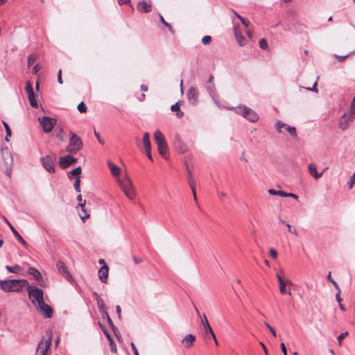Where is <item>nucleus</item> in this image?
Wrapping results in <instances>:
<instances>
[{"mask_svg": "<svg viewBox=\"0 0 355 355\" xmlns=\"http://www.w3.org/2000/svg\"><path fill=\"white\" fill-rule=\"evenodd\" d=\"M308 171L309 174L315 180H318L320 178L322 177L323 174V171L322 172H318L316 168V165L315 163H311L308 166Z\"/></svg>", "mask_w": 355, "mask_h": 355, "instance_id": "19", "label": "nucleus"}, {"mask_svg": "<svg viewBox=\"0 0 355 355\" xmlns=\"http://www.w3.org/2000/svg\"><path fill=\"white\" fill-rule=\"evenodd\" d=\"M171 111H173V112L179 111L180 110L179 103L178 102V103H175V104L172 105L171 107Z\"/></svg>", "mask_w": 355, "mask_h": 355, "instance_id": "50", "label": "nucleus"}, {"mask_svg": "<svg viewBox=\"0 0 355 355\" xmlns=\"http://www.w3.org/2000/svg\"><path fill=\"white\" fill-rule=\"evenodd\" d=\"M35 60V56L34 55H33V54L30 55L28 57V60H27L28 66L30 67L32 64H33Z\"/></svg>", "mask_w": 355, "mask_h": 355, "instance_id": "44", "label": "nucleus"}, {"mask_svg": "<svg viewBox=\"0 0 355 355\" xmlns=\"http://www.w3.org/2000/svg\"><path fill=\"white\" fill-rule=\"evenodd\" d=\"M116 313L118 314L119 318H121V309L120 306L117 305L116 306Z\"/></svg>", "mask_w": 355, "mask_h": 355, "instance_id": "63", "label": "nucleus"}, {"mask_svg": "<svg viewBox=\"0 0 355 355\" xmlns=\"http://www.w3.org/2000/svg\"><path fill=\"white\" fill-rule=\"evenodd\" d=\"M106 316V318H107V323L108 324L110 325V327L113 329V331H115V329H116V327L114 326L112 320H111L109 314H107L105 315Z\"/></svg>", "mask_w": 355, "mask_h": 355, "instance_id": "45", "label": "nucleus"}, {"mask_svg": "<svg viewBox=\"0 0 355 355\" xmlns=\"http://www.w3.org/2000/svg\"><path fill=\"white\" fill-rule=\"evenodd\" d=\"M143 143L145 150H151V144L150 140V135L148 132H145L143 137Z\"/></svg>", "mask_w": 355, "mask_h": 355, "instance_id": "25", "label": "nucleus"}, {"mask_svg": "<svg viewBox=\"0 0 355 355\" xmlns=\"http://www.w3.org/2000/svg\"><path fill=\"white\" fill-rule=\"evenodd\" d=\"M234 32L236 39L241 46H243L246 44L245 37L241 34L239 25L234 26Z\"/></svg>", "mask_w": 355, "mask_h": 355, "instance_id": "18", "label": "nucleus"}, {"mask_svg": "<svg viewBox=\"0 0 355 355\" xmlns=\"http://www.w3.org/2000/svg\"><path fill=\"white\" fill-rule=\"evenodd\" d=\"M270 254L273 259H276L278 255L277 252L273 248L270 249Z\"/></svg>", "mask_w": 355, "mask_h": 355, "instance_id": "51", "label": "nucleus"}, {"mask_svg": "<svg viewBox=\"0 0 355 355\" xmlns=\"http://www.w3.org/2000/svg\"><path fill=\"white\" fill-rule=\"evenodd\" d=\"M83 148L81 139L74 133L71 132L69 144L66 148L67 152L69 153H76Z\"/></svg>", "mask_w": 355, "mask_h": 355, "instance_id": "6", "label": "nucleus"}, {"mask_svg": "<svg viewBox=\"0 0 355 355\" xmlns=\"http://www.w3.org/2000/svg\"><path fill=\"white\" fill-rule=\"evenodd\" d=\"M58 82L60 84H62V70L60 69L58 73Z\"/></svg>", "mask_w": 355, "mask_h": 355, "instance_id": "56", "label": "nucleus"}, {"mask_svg": "<svg viewBox=\"0 0 355 355\" xmlns=\"http://www.w3.org/2000/svg\"><path fill=\"white\" fill-rule=\"evenodd\" d=\"M207 89L211 96H213L215 93V87L214 85H207Z\"/></svg>", "mask_w": 355, "mask_h": 355, "instance_id": "47", "label": "nucleus"}, {"mask_svg": "<svg viewBox=\"0 0 355 355\" xmlns=\"http://www.w3.org/2000/svg\"><path fill=\"white\" fill-rule=\"evenodd\" d=\"M63 128H58L57 127L56 128V137L63 141L64 140V135H63Z\"/></svg>", "mask_w": 355, "mask_h": 355, "instance_id": "35", "label": "nucleus"}, {"mask_svg": "<svg viewBox=\"0 0 355 355\" xmlns=\"http://www.w3.org/2000/svg\"><path fill=\"white\" fill-rule=\"evenodd\" d=\"M56 267L60 274L64 276L68 281H72L73 277L67 269L66 264L62 261H58Z\"/></svg>", "mask_w": 355, "mask_h": 355, "instance_id": "13", "label": "nucleus"}, {"mask_svg": "<svg viewBox=\"0 0 355 355\" xmlns=\"http://www.w3.org/2000/svg\"><path fill=\"white\" fill-rule=\"evenodd\" d=\"M92 295L95 297L97 304H98V302H101V300H102L96 292H94Z\"/></svg>", "mask_w": 355, "mask_h": 355, "instance_id": "59", "label": "nucleus"}, {"mask_svg": "<svg viewBox=\"0 0 355 355\" xmlns=\"http://www.w3.org/2000/svg\"><path fill=\"white\" fill-rule=\"evenodd\" d=\"M279 291L282 294H288L289 295H291V291H287L286 288V283H285L284 282H280L279 284Z\"/></svg>", "mask_w": 355, "mask_h": 355, "instance_id": "32", "label": "nucleus"}, {"mask_svg": "<svg viewBox=\"0 0 355 355\" xmlns=\"http://www.w3.org/2000/svg\"><path fill=\"white\" fill-rule=\"evenodd\" d=\"M240 20L245 27H248L249 26L250 22L248 20L245 19L243 17H240Z\"/></svg>", "mask_w": 355, "mask_h": 355, "instance_id": "58", "label": "nucleus"}, {"mask_svg": "<svg viewBox=\"0 0 355 355\" xmlns=\"http://www.w3.org/2000/svg\"><path fill=\"white\" fill-rule=\"evenodd\" d=\"M80 177H77L76 178L75 182L73 184V187H74V189H75L76 192H80Z\"/></svg>", "mask_w": 355, "mask_h": 355, "instance_id": "37", "label": "nucleus"}, {"mask_svg": "<svg viewBox=\"0 0 355 355\" xmlns=\"http://www.w3.org/2000/svg\"><path fill=\"white\" fill-rule=\"evenodd\" d=\"M282 128L286 130L291 137H293L294 138L297 137V135L296 130H295V127L290 126L288 124L283 123L281 121H277L275 123V129L277 130V131L279 133L281 134V133H282Z\"/></svg>", "mask_w": 355, "mask_h": 355, "instance_id": "9", "label": "nucleus"}, {"mask_svg": "<svg viewBox=\"0 0 355 355\" xmlns=\"http://www.w3.org/2000/svg\"><path fill=\"white\" fill-rule=\"evenodd\" d=\"M77 159L74 158L71 155H67L65 156L60 157L59 164L62 168H67L70 165L76 162Z\"/></svg>", "mask_w": 355, "mask_h": 355, "instance_id": "14", "label": "nucleus"}, {"mask_svg": "<svg viewBox=\"0 0 355 355\" xmlns=\"http://www.w3.org/2000/svg\"><path fill=\"white\" fill-rule=\"evenodd\" d=\"M6 269L10 272L17 273L21 270V267L19 265L6 266Z\"/></svg>", "mask_w": 355, "mask_h": 355, "instance_id": "33", "label": "nucleus"}, {"mask_svg": "<svg viewBox=\"0 0 355 355\" xmlns=\"http://www.w3.org/2000/svg\"><path fill=\"white\" fill-rule=\"evenodd\" d=\"M174 144L176 148H180V153H184L185 151V148L182 146V139L181 137L179 135H175V139H174Z\"/></svg>", "mask_w": 355, "mask_h": 355, "instance_id": "26", "label": "nucleus"}, {"mask_svg": "<svg viewBox=\"0 0 355 355\" xmlns=\"http://www.w3.org/2000/svg\"><path fill=\"white\" fill-rule=\"evenodd\" d=\"M103 332H104L105 335L106 336L107 338L109 340L110 345H112V343H114V340L112 339L110 334L107 330H104Z\"/></svg>", "mask_w": 355, "mask_h": 355, "instance_id": "49", "label": "nucleus"}, {"mask_svg": "<svg viewBox=\"0 0 355 355\" xmlns=\"http://www.w3.org/2000/svg\"><path fill=\"white\" fill-rule=\"evenodd\" d=\"M36 309L41 313L44 318H51L53 316V309L49 304H46L44 301L36 306Z\"/></svg>", "mask_w": 355, "mask_h": 355, "instance_id": "12", "label": "nucleus"}, {"mask_svg": "<svg viewBox=\"0 0 355 355\" xmlns=\"http://www.w3.org/2000/svg\"><path fill=\"white\" fill-rule=\"evenodd\" d=\"M354 52L351 53H349V54H347L345 55H343V56H340V55H335L336 58L338 59V60L340 62H343L348 56H349L351 54H352Z\"/></svg>", "mask_w": 355, "mask_h": 355, "instance_id": "48", "label": "nucleus"}, {"mask_svg": "<svg viewBox=\"0 0 355 355\" xmlns=\"http://www.w3.org/2000/svg\"><path fill=\"white\" fill-rule=\"evenodd\" d=\"M159 19H160L161 22H162V23L165 26H166V27L168 28V30L170 31V32H171V33H173V34L175 31H174V30H173V28L172 26H171L170 24H168V22H166V21H165V19H164V17H162V15H159Z\"/></svg>", "mask_w": 355, "mask_h": 355, "instance_id": "36", "label": "nucleus"}, {"mask_svg": "<svg viewBox=\"0 0 355 355\" xmlns=\"http://www.w3.org/2000/svg\"><path fill=\"white\" fill-rule=\"evenodd\" d=\"M348 335V331H345L343 333H341L338 337L337 340L338 342V345H341L342 340Z\"/></svg>", "mask_w": 355, "mask_h": 355, "instance_id": "38", "label": "nucleus"}, {"mask_svg": "<svg viewBox=\"0 0 355 355\" xmlns=\"http://www.w3.org/2000/svg\"><path fill=\"white\" fill-rule=\"evenodd\" d=\"M188 182H189V184L192 190V193H193V198H194V200L196 201L197 200V196H196V190H195V185H194V181L192 178V176L191 175V173H189V180H188Z\"/></svg>", "mask_w": 355, "mask_h": 355, "instance_id": "28", "label": "nucleus"}, {"mask_svg": "<svg viewBox=\"0 0 355 355\" xmlns=\"http://www.w3.org/2000/svg\"><path fill=\"white\" fill-rule=\"evenodd\" d=\"M98 304V310H99L100 313H102V315H105L108 314V313L107 311L106 306L105 305L103 300H101V302H98V304Z\"/></svg>", "mask_w": 355, "mask_h": 355, "instance_id": "29", "label": "nucleus"}, {"mask_svg": "<svg viewBox=\"0 0 355 355\" xmlns=\"http://www.w3.org/2000/svg\"><path fill=\"white\" fill-rule=\"evenodd\" d=\"M1 154L3 158L8 157L10 160V163L12 162V157L10 154V152L8 150L7 147L1 148Z\"/></svg>", "mask_w": 355, "mask_h": 355, "instance_id": "30", "label": "nucleus"}, {"mask_svg": "<svg viewBox=\"0 0 355 355\" xmlns=\"http://www.w3.org/2000/svg\"><path fill=\"white\" fill-rule=\"evenodd\" d=\"M108 274V266L107 264L103 265V266L98 270V278L101 281V282L107 283Z\"/></svg>", "mask_w": 355, "mask_h": 355, "instance_id": "17", "label": "nucleus"}, {"mask_svg": "<svg viewBox=\"0 0 355 355\" xmlns=\"http://www.w3.org/2000/svg\"><path fill=\"white\" fill-rule=\"evenodd\" d=\"M151 4L142 1H139L137 4V10L141 12H149L151 10Z\"/></svg>", "mask_w": 355, "mask_h": 355, "instance_id": "22", "label": "nucleus"}, {"mask_svg": "<svg viewBox=\"0 0 355 355\" xmlns=\"http://www.w3.org/2000/svg\"><path fill=\"white\" fill-rule=\"evenodd\" d=\"M38 121L42 130L46 133L51 132L57 123V120L49 116L39 117Z\"/></svg>", "mask_w": 355, "mask_h": 355, "instance_id": "7", "label": "nucleus"}, {"mask_svg": "<svg viewBox=\"0 0 355 355\" xmlns=\"http://www.w3.org/2000/svg\"><path fill=\"white\" fill-rule=\"evenodd\" d=\"M77 108L81 113L85 112L87 111V106L83 102L79 103Z\"/></svg>", "mask_w": 355, "mask_h": 355, "instance_id": "40", "label": "nucleus"}, {"mask_svg": "<svg viewBox=\"0 0 355 355\" xmlns=\"http://www.w3.org/2000/svg\"><path fill=\"white\" fill-rule=\"evenodd\" d=\"M26 287L28 297L35 306L44 302V292L42 289L29 285L28 284Z\"/></svg>", "mask_w": 355, "mask_h": 355, "instance_id": "3", "label": "nucleus"}, {"mask_svg": "<svg viewBox=\"0 0 355 355\" xmlns=\"http://www.w3.org/2000/svg\"><path fill=\"white\" fill-rule=\"evenodd\" d=\"M154 138L159 154L166 158L168 155V148L164 135L160 130H157L154 133Z\"/></svg>", "mask_w": 355, "mask_h": 355, "instance_id": "4", "label": "nucleus"}, {"mask_svg": "<svg viewBox=\"0 0 355 355\" xmlns=\"http://www.w3.org/2000/svg\"><path fill=\"white\" fill-rule=\"evenodd\" d=\"M268 193L272 196H279L285 198L286 192L283 191H277L272 189L268 190Z\"/></svg>", "mask_w": 355, "mask_h": 355, "instance_id": "34", "label": "nucleus"}, {"mask_svg": "<svg viewBox=\"0 0 355 355\" xmlns=\"http://www.w3.org/2000/svg\"><path fill=\"white\" fill-rule=\"evenodd\" d=\"M110 347H111V351L112 352H114V353L116 352V344L114 342V343L110 345Z\"/></svg>", "mask_w": 355, "mask_h": 355, "instance_id": "62", "label": "nucleus"}, {"mask_svg": "<svg viewBox=\"0 0 355 355\" xmlns=\"http://www.w3.org/2000/svg\"><path fill=\"white\" fill-rule=\"evenodd\" d=\"M133 261H134L135 264H138L139 263L142 261V259H138L136 257H133Z\"/></svg>", "mask_w": 355, "mask_h": 355, "instance_id": "64", "label": "nucleus"}, {"mask_svg": "<svg viewBox=\"0 0 355 355\" xmlns=\"http://www.w3.org/2000/svg\"><path fill=\"white\" fill-rule=\"evenodd\" d=\"M280 347L284 355H287V350L285 344L284 343H282L280 344Z\"/></svg>", "mask_w": 355, "mask_h": 355, "instance_id": "55", "label": "nucleus"}, {"mask_svg": "<svg viewBox=\"0 0 355 355\" xmlns=\"http://www.w3.org/2000/svg\"><path fill=\"white\" fill-rule=\"evenodd\" d=\"M264 325L269 329L274 337L277 336V333L274 328L271 327L267 322H263Z\"/></svg>", "mask_w": 355, "mask_h": 355, "instance_id": "41", "label": "nucleus"}, {"mask_svg": "<svg viewBox=\"0 0 355 355\" xmlns=\"http://www.w3.org/2000/svg\"><path fill=\"white\" fill-rule=\"evenodd\" d=\"M81 171L82 169L80 166L76 167V168L68 172L67 176L69 178H71V175H77L78 177H79V175L81 173Z\"/></svg>", "mask_w": 355, "mask_h": 355, "instance_id": "31", "label": "nucleus"}, {"mask_svg": "<svg viewBox=\"0 0 355 355\" xmlns=\"http://www.w3.org/2000/svg\"><path fill=\"white\" fill-rule=\"evenodd\" d=\"M211 42V37L209 35L204 36L202 39V43L204 45L209 44Z\"/></svg>", "mask_w": 355, "mask_h": 355, "instance_id": "43", "label": "nucleus"}, {"mask_svg": "<svg viewBox=\"0 0 355 355\" xmlns=\"http://www.w3.org/2000/svg\"><path fill=\"white\" fill-rule=\"evenodd\" d=\"M25 90L28 95L30 105L33 107H35V108L38 107V103L37 102L33 87L29 81H27L26 83Z\"/></svg>", "mask_w": 355, "mask_h": 355, "instance_id": "10", "label": "nucleus"}, {"mask_svg": "<svg viewBox=\"0 0 355 355\" xmlns=\"http://www.w3.org/2000/svg\"><path fill=\"white\" fill-rule=\"evenodd\" d=\"M28 286V281L22 279H6L0 280V288L6 292H16L19 293L22 289Z\"/></svg>", "mask_w": 355, "mask_h": 355, "instance_id": "1", "label": "nucleus"}, {"mask_svg": "<svg viewBox=\"0 0 355 355\" xmlns=\"http://www.w3.org/2000/svg\"><path fill=\"white\" fill-rule=\"evenodd\" d=\"M261 49L266 50L268 48V43L265 39H261L259 42Z\"/></svg>", "mask_w": 355, "mask_h": 355, "instance_id": "39", "label": "nucleus"}, {"mask_svg": "<svg viewBox=\"0 0 355 355\" xmlns=\"http://www.w3.org/2000/svg\"><path fill=\"white\" fill-rule=\"evenodd\" d=\"M28 273L30 275H32L35 278V279L39 282V284L40 286H43L42 284H41V281L42 280V276L38 270H37L35 268L31 267L28 270Z\"/></svg>", "mask_w": 355, "mask_h": 355, "instance_id": "20", "label": "nucleus"}, {"mask_svg": "<svg viewBox=\"0 0 355 355\" xmlns=\"http://www.w3.org/2000/svg\"><path fill=\"white\" fill-rule=\"evenodd\" d=\"M9 227L10 230H12L13 234L15 235V238L18 240L19 243H21L24 245H26L27 243L24 241V239L21 237V236L19 234V233L16 230V229L11 225V223H9Z\"/></svg>", "mask_w": 355, "mask_h": 355, "instance_id": "24", "label": "nucleus"}, {"mask_svg": "<svg viewBox=\"0 0 355 355\" xmlns=\"http://www.w3.org/2000/svg\"><path fill=\"white\" fill-rule=\"evenodd\" d=\"M130 347H131V349H132V352L134 353V355H139V352L137 351V349L135 345L134 344V343H130Z\"/></svg>", "mask_w": 355, "mask_h": 355, "instance_id": "52", "label": "nucleus"}, {"mask_svg": "<svg viewBox=\"0 0 355 355\" xmlns=\"http://www.w3.org/2000/svg\"><path fill=\"white\" fill-rule=\"evenodd\" d=\"M86 201L84 200L83 202H80L78 205V207H80L82 209V212L84 213V215H80V218L82 220H85V218H88L89 217V215L86 212L85 209Z\"/></svg>", "mask_w": 355, "mask_h": 355, "instance_id": "27", "label": "nucleus"}, {"mask_svg": "<svg viewBox=\"0 0 355 355\" xmlns=\"http://www.w3.org/2000/svg\"><path fill=\"white\" fill-rule=\"evenodd\" d=\"M94 135L100 144H104V141L101 139L99 133L97 132L95 130H94Z\"/></svg>", "mask_w": 355, "mask_h": 355, "instance_id": "57", "label": "nucleus"}, {"mask_svg": "<svg viewBox=\"0 0 355 355\" xmlns=\"http://www.w3.org/2000/svg\"><path fill=\"white\" fill-rule=\"evenodd\" d=\"M146 150V155L148 157V158L149 159H150L151 161H153V157H152V155H151V150Z\"/></svg>", "mask_w": 355, "mask_h": 355, "instance_id": "61", "label": "nucleus"}, {"mask_svg": "<svg viewBox=\"0 0 355 355\" xmlns=\"http://www.w3.org/2000/svg\"><path fill=\"white\" fill-rule=\"evenodd\" d=\"M2 123H3V126L5 128L6 132L7 134V137H10L12 133H11V130H10L8 123L6 122H5L4 121H3Z\"/></svg>", "mask_w": 355, "mask_h": 355, "instance_id": "46", "label": "nucleus"}, {"mask_svg": "<svg viewBox=\"0 0 355 355\" xmlns=\"http://www.w3.org/2000/svg\"><path fill=\"white\" fill-rule=\"evenodd\" d=\"M355 183V171L353 175L351 176L350 180L347 182L349 189H352L354 187Z\"/></svg>", "mask_w": 355, "mask_h": 355, "instance_id": "42", "label": "nucleus"}, {"mask_svg": "<svg viewBox=\"0 0 355 355\" xmlns=\"http://www.w3.org/2000/svg\"><path fill=\"white\" fill-rule=\"evenodd\" d=\"M42 166L49 172V173H54L55 172V164L54 159L52 157L49 155H46L42 157L40 159Z\"/></svg>", "mask_w": 355, "mask_h": 355, "instance_id": "11", "label": "nucleus"}, {"mask_svg": "<svg viewBox=\"0 0 355 355\" xmlns=\"http://www.w3.org/2000/svg\"><path fill=\"white\" fill-rule=\"evenodd\" d=\"M198 90L195 87H191L187 94V98L190 103L195 105L198 103Z\"/></svg>", "mask_w": 355, "mask_h": 355, "instance_id": "16", "label": "nucleus"}, {"mask_svg": "<svg viewBox=\"0 0 355 355\" xmlns=\"http://www.w3.org/2000/svg\"><path fill=\"white\" fill-rule=\"evenodd\" d=\"M117 183L125 195L130 200H133L135 197V190L133 183L128 175H125L123 178H118Z\"/></svg>", "mask_w": 355, "mask_h": 355, "instance_id": "2", "label": "nucleus"}, {"mask_svg": "<svg viewBox=\"0 0 355 355\" xmlns=\"http://www.w3.org/2000/svg\"><path fill=\"white\" fill-rule=\"evenodd\" d=\"M52 337L49 336L46 340H40L38 343L35 355H49V350L51 346Z\"/></svg>", "mask_w": 355, "mask_h": 355, "instance_id": "8", "label": "nucleus"}, {"mask_svg": "<svg viewBox=\"0 0 355 355\" xmlns=\"http://www.w3.org/2000/svg\"><path fill=\"white\" fill-rule=\"evenodd\" d=\"M195 340L196 336L191 334H189L182 339V343L185 347L189 348L193 345Z\"/></svg>", "mask_w": 355, "mask_h": 355, "instance_id": "21", "label": "nucleus"}, {"mask_svg": "<svg viewBox=\"0 0 355 355\" xmlns=\"http://www.w3.org/2000/svg\"><path fill=\"white\" fill-rule=\"evenodd\" d=\"M107 166L110 168L112 175L114 177H119L121 174V169L115 165L114 163H112L111 161H107Z\"/></svg>", "mask_w": 355, "mask_h": 355, "instance_id": "23", "label": "nucleus"}, {"mask_svg": "<svg viewBox=\"0 0 355 355\" xmlns=\"http://www.w3.org/2000/svg\"><path fill=\"white\" fill-rule=\"evenodd\" d=\"M203 318H204V320L202 321V325L204 326V335L205 336H206L208 334H209L211 337L214 338V342H215V344L216 345H218V340L216 339V337L215 336V334L214 333L207 319V317L206 315L204 314L203 315Z\"/></svg>", "mask_w": 355, "mask_h": 355, "instance_id": "15", "label": "nucleus"}, {"mask_svg": "<svg viewBox=\"0 0 355 355\" xmlns=\"http://www.w3.org/2000/svg\"><path fill=\"white\" fill-rule=\"evenodd\" d=\"M40 69V67L39 64H36L33 68V73L34 74H35L39 71Z\"/></svg>", "mask_w": 355, "mask_h": 355, "instance_id": "60", "label": "nucleus"}, {"mask_svg": "<svg viewBox=\"0 0 355 355\" xmlns=\"http://www.w3.org/2000/svg\"><path fill=\"white\" fill-rule=\"evenodd\" d=\"M287 197H291L295 200H298V196L293 193H286V192L285 198H287Z\"/></svg>", "mask_w": 355, "mask_h": 355, "instance_id": "53", "label": "nucleus"}, {"mask_svg": "<svg viewBox=\"0 0 355 355\" xmlns=\"http://www.w3.org/2000/svg\"><path fill=\"white\" fill-rule=\"evenodd\" d=\"M307 90H309V91H312V92H318V89H317V83L315 82V83L313 84V87L311 88V87H308V88H306Z\"/></svg>", "mask_w": 355, "mask_h": 355, "instance_id": "54", "label": "nucleus"}, {"mask_svg": "<svg viewBox=\"0 0 355 355\" xmlns=\"http://www.w3.org/2000/svg\"><path fill=\"white\" fill-rule=\"evenodd\" d=\"M236 114H241L244 118L250 122H256L259 119V115L250 107L245 105H240L237 107H232Z\"/></svg>", "mask_w": 355, "mask_h": 355, "instance_id": "5", "label": "nucleus"}]
</instances>
